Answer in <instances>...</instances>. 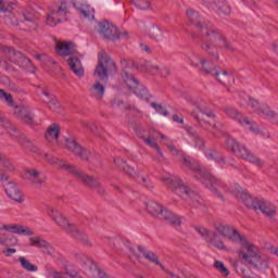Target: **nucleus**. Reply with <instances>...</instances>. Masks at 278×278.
<instances>
[{"label": "nucleus", "mask_w": 278, "mask_h": 278, "mask_svg": "<svg viewBox=\"0 0 278 278\" xmlns=\"http://www.w3.org/2000/svg\"><path fill=\"white\" fill-rule=\"evenodd\" d=\"M216 230L230 242L241 245L238 252L239 262H241V264L250 268H255L256 270H266V268H268V257L266 254H262L260 248L249 242L247 237L238 232V229L227 225H218Z\"/></svg>", "instance_id": "1"}, {"label": "nucleus", "mask_w": 278, "mask_h": 278, "mask_svg": "<svg viewBox=\"0 0 278 278\" xmlns=\"http://www.w3.org/2000/svg\"><path fill=\"white\" fill-rule=\"evenodd\" d=\"M184 162V166L193 170L195 179L203 182L206 188H210L211 192H214L220 201H225V197L223 195V192H227V185H225V182L212 176V174H208L201 167V165H199L197 160L190 156H185Z\"/></svg>", "instance_id": "2"}, {"label": "nucleus", "mask_w": 278, "mask_h": 278, "mask_svg": "<svg viewBox=\"0 0 278 278\" xmlns=\"http://www.w3.org/2000/svg\"><path fill=\"white\" fill-rule=\"evenodd\" d=\"M45 160H47L48 164L50 166H56L59 170H64V173H68L70 175H73V177H76V179H79L83 181V184H86V186H89V188H99L101 186V182L99 179L88 176L84 174L81 170L75 167V165L71 163H66L65 161H62L51 154H43Z\"/></svg>", "instance_id": "3"}, {"label": "nucleus", "mask_w": 278, "mask_h": 278, "mask_svg": "<svg viewBox=\"0 0 278 278\" xmlns=\"http://www.w3.org/2000/svg\"><path fill=\"white\" fill-rule=\"evenodd\" d=\"M47 215L49 216V218H51V220H53V223H55V225H58V227L63 229V231L70 233V236H73V238H76V240H80L87 247L92 245V242H90L88 235L79 231V229H77V226L71 223L68 218H66L64 214L60 212V210L50 206L47 208Z\"/></svg>", "instance_id": "4"}, {"label": "nucleus", "mask_w": 278, "mask_h": 278, "mask_svg": "<svg viewBox=\"0 0 278 278\" xmlns=\"http://www.w3.org/2000/svg\"><path fill=\"white\" fill-rule=\"evenodd\" d=\"M187 16L191 23H194L200 29H203V31L206 34V40L212 42L214 47H220L224 49H228V51H233V48L230 43H228L227 39H225V36L223 34L210 29L208 27H203V20H199V12L188 9L187 10Z\"/></svg>", "instance_id": "5"}, {"label": "nucleus", "mask_w": 278, "mask_h": 278, "mask_svg": "<svg viewBox=\"0 0 278 278\" xmlns=\"http://www.w3.org/2000/svg\"><path fill=\"white\" fill-rule=\"evenodd\" d=\"M117 73L118 67L114 60L105 51L99 52L98 65L93 72L94 77L100 79V81H108L110 76L116 75Z\"/></svg>", "instance_id": "6"}, {"label": "nucleus", "mask_w": 278, "mask_h": 278, "mask_svg": "<svg viewBox=\"0 0 278 278\" xmlns=\"http://www.w3.org/2000/svg\"><path fill=\"white\" fill-rule=\"evenodd\" d=\"M71 15V0H60L48 13L46 23L50 27H55L60 23H66Z\"/></svg>", "instance_id": "7"}, {"label": "nucleus", "mask_w": 278, "mask_h": 278, "mask_svg": "<svg viewBox=\"0 0 278 278\" xmlns=\"http://www.w3.org/2000/svg\"><path fill=\"white\" fill-rule=\"evenodd\" d=\"M146 207L149 214H152V216L161 218L162 220H166V223L173 225L174 227H179V225H181V217H179V215H176L173 212L164 208L163 205L155 201L146 203Z\"/></svg>", "instance_id": "8"}, {"label": "nucleus", "mask_w": 278, "mask_h": 278, "mask_svg": "<svg viewBox=\"0 0 278 278\" xmlns=\"http://www.w3.org/2000/svg\"><path fill=\"white\" fill-rule=\"evenodd\" d=\"M226 144H227L228 149H230L232 151V153L236 154L237 157H241L242 160L250 162V164L257 166V168H262V166H264V163L262 162V160H260L257 156L253 155L247 149V147L240 144L236 139L228 138L226 141Z\"/></svg>", "instance_id": "9"}, {"label": "nucleus", "mask_w": 278, "mask_h": 278, "mask_svg": "<svg viewBox=\"0 0 278 278\" xmlns=\"http://www.w3.org/2000/svg\"><path fill=\"white\" fill-rule=\"evenodd\" d=\"M0 100L7 103L10 108H14V115L26 123L27 125H31L34 123V116H31V113L29 110H27L25 106H15L14 105V99H12V94L5 92V90L0 89Z\"/></svg>", "instance_id": "10"}, {"label": "nucleus", "mask_w": 278, "mask_h": 278, "mask_svg": "<svg viewBox=\"0 0 278 278\" xmlns=\"http://www.w3.org/2000/svg\"><path fill=\"white\" fill-rule=\"evenodd\" d=\"M0 49L3 51V53L9 55V60L13 62V64L24 68V71H27V73H36V67L23 53L16 52L14 49L8 46H0Z\"/></svg>", "instance_id": "11"}, {"label": "nucleus", "mask_w": 278, "mask_h": 278, "mask_svg": "<svg viewBox=\"0 0 278 278\" xmlns=\"http://www.w3.org/2000/svg\"><path fill=\"white\" fill-rule=\"evenodd\" d=\"M163 184L168 186L175 194H178V197H181L185 201H188L189 199H198L197 193L190 191L188 186H186L179 178L164 177Z\"/></svg>", "instance_id": "12"}, {"label": "nucleus", "mask_w": 278, "mask_h": 278, "mask_svg": "<svg viewBox=\"0 0 278 278\" xmlns=\"http://www.w3.org/2000/svg\"><path fill=\"white\" fill-rule=\"evenodd\" d=\"M98 33L106 40H118L119 38L127 40L129 38V33H122L114 24L105 21L98 23Z\"/></svg>", "instance_id": "13"}, {"label": "nucleus", "mask_w": 278, "mask_h": 278, "mask_svg": "<svg viewBox=\"0 0 278 278\" xmlns=\"http://www.w3.org/2000/svg\"><path fill=\"white\" fill-rule=\"evenodd\" d=\"M127 88L134 92L139 99H143L144 101L149 100V91L147 87L140 85L138 79L134 77V75L129 74L128 72H123L122 75Z\"/></svg>", "instance_id": "14"}, {"label": "nucleus", "mask_w": 278, "mask_h": 278, "mask_svg": "<svg viewBox=\"0 0 278 278\" xmlns=\"http://www.w3.org/2000/svg\"><path fill=\"white\" fill-rule=\"evenodd\" d=\"M225 113L229 118H233L239 125H242L244 129L252 131V134H260V126H257V123L249 121V118L242 116V113H239L238 110L228 106L225 109Z\"/></svg>", "instance_id": "15"}, {"label": "nucleus", "mask_w": 278, "mask_h": 278, "mask_svg": "<svg viewBox=\"0 0 278 278\" xmlns=\"http://www.w3.org/2000/svg\"><path fill=\"white\" fill-rule=\"evenodd\" d=\"M137 136L141 140H143V142L148 144V147L156 151V160L161 162V160L164 157V153L162 152V149H160V146L155 140H157V138H162V140H168V137L164 136V134L159 131H153L148 137L143 136L142 132H137Z\"/></svg>", "instance_id": "16"}, {"label": "nucleus", "mask_w": 278, "mask_h": 278, "mask_svg": "<svg viewBox=\"0 0 278 278\" xmlns=\"http://www.w3.org/2000/svg\"><path fill=\"white\" fill-rule=\"evenodd\" d=\"M243 101H248L249 108H252L253 112L258 114V116H262V118H275V112H273L270 108H268V104H260L257 100H254L247 94L243 96Z\"/></svg>", "instance_id": "17"}, {"label": "nucleus", "mask_w": 278, "mask_h": 278, "mask_svg": "<svg viewBox=\"0 0 278 278\" xmlns=\"http://www.w3.org/2000/svg\"><path fill=\"white\" fill-rule=\"evenodd\" d=\"M235 194L239 201H242L247 207L254 210V212H257V210H264L265 207H269L270 212L274 210L270 204H262V200L252 198L244 191L238 190Z\"/></svg>", "instance_id": "18"}, {"label": "nucleus", "mask_w": 278, "mask_h": 278, "mask_svg": "<svg viewBox=\"0 0 278 278\" xmlns=\"http://www.w3.org/2000/svg\"><path fill=\"white\" fill-rule=\"evenodd\" d=\"M122 169H124L126 175H129V177H134L135 181H137V184H140V186L148 188V190H151V188H153V182H151L149 177L140 175V172L131 167V165L126 164L123 166Z\"/></svg>", "instance_id": "19"}, {"label": "nucleus", "mask_w": 278, "mask_h": 278, "mask_svg": "<svg viewBox=\"0 0 278 278\" xmlns=\"http://www.w3.org/2000/svg\"><path fill=\"white\" fill-rule=\"evenodd\" d=\"M65 147L68 149V151L74 153V155L80 157V160H85L86 162L90 161V155H92V152L83 148L74 139H65Z\"/></svg>", "instance_id": "20"}, {"label": "nucleus", "mask_w": 278, "mask_h": 278, "mask_svg": "<svg viewBox=\"0 0 278 278\" xmlns=\"http://www.w3.org/2000/svg\"><path fill=\"white\" fill-rule=\"evenodd\" d=\"M195 231L203 240L210 242L213 247H216V249L225 250V243L216 238V232L210 231L203 226H197Z\"/></svg>", "instance_id": "21"}, {"label": "nucleus", "mask_w": 278, "mask_h": 278, "mask_svg": "<svg viewBox=\"0 0 278 278\" xmlns=\"http://www.w3.org/2000/svg\"><path fill=\"white\" fill-rule=\"evenodd\" d=\"M70 3L85 18H94V9L86 0H71Z\"/></svg>", "instance_id": "22"}, {"label": "nucleus", "mask_w": 278, "mask_h": 278, "mask_svg": "<svg viewBox=\"0 0 278 278\" xmlns=\"http://www.w3.org/2000/svg\"><path fill=\"white\" fill-rule=\"evenodd\" d=\"M55 53L62 58L75 55V53H77V46H75L73 41H59L55 46Z\"/></svg>", "instance_id": "23"}, {"label": "nucleus", "mask_w": 278, "mask_h": 278, "mask_svg": "<svg viewBox=\"0 0 278 278\" xmlns=\"http://www.w3.org/2000/svg\"><path fill=\"white\" fill-rule=\"evenodd\" d=\"M193 105L198 109V112L194 111L192 113V116H194V118L198 122H202L203 121V115L207 116V118H215L216 114H214V111L210 110V109H205V103L203 102V100H193L192 101Z\"/></svg>", "instance_id": "24"}, {"label": "nucleus", "mask_w": 278, "mask_h": 278, "mask_svg": "<svg viewBox=\"0 0 278 278\" xmlns=\"http://www.w3.org/2000/svg\"><path fill=\"white\" fill-rule=\"evenodd\" d=\"M29 244L30 247H37L38 249H43V253L46 255H55V248L49 243V241L40 238V237H30L29 238Z\"/></svg>", "instance_id": "25"}, {"label": "nucleus", "mask_w": 278, "mask_h": 278, "mask_svg": "<svg viewBox=\"0 0 278 278\" xmlns=\"http://www.w3.org/2000/svg\"><path fill=\"white\" fill-rule=\"evenodd\" d=\"M23 179H26L27 181H30V184H34L38 188L45 184L46 178L40 175V172L36 168H27L23 173Z\"/></svg>", "instance_id": "26"}, {"label": "nucleus", "mask_w": 278, "mask_h": 278, "mask_svg": "<svg viewBox=\"0 0 278 278\" xmlns=\"http://www.w3.org/2000/svg\"><path fill=\"white\" fill-rule=\"evenodd\" d=\"M10 231V233H18L20 236H34V230L27 226H20L16 224L5 225L0 222V231Z\"/></svg>", "instance_id": "27"}, {"label": "nucleus", "mask_w": 278, "mask_h": 278, "mask_svg": "<svg viewBox=\"0 0 278 278\" xmlns=\"http://www.w3.org/2000/svg\"><path fill=\"white\" fill-rule=\"evenodd\" d=\"M4 191L9 199H12V201L23 203V193L18 189V185L15 182H4Z\"/></svg>", "instance_id": "28"}, {"label": "nucleus", "mask_w": 278, "mask_h": 278, "mask_svg": "<svg viewBox=\"0 0 278 278\" xmlns=\"http://www.w3.org/2000/svg\"><path fill=\"white\" fill-rule=\"evenodd\" d=\"M188 62L192 66H199V64H201L202 70L206 74L212 73V62L202 58L201 54H197V53L191 54L190 56H188Z\"/></svg>", "instance_id": "29"}, {"label": "nucleus", "mask_w": 278, "mask_h": 278, "mask_svg": "<svg viewBox=\"0 0 278 278\" xmlns=\"http://www.w3.org/2000/svg\"><path fill=\"white\" fill-rule=\"evenodd\" d=\"M207 75H213V77H216L219 84H224L225 86L233 84V75L227 73V71H218L216 68L211 67V72H208Z\"/></svg>", "instance_id": "30"}, {"label": "nucleus", "mask_w": 278, "mask_h": 278, "mask_svg": "<svg viewBox=\"0 0 278 278\" xmlns=\"http://www.w3.org/2000/svg\"><path fill=\"white\" fill-rule=\"evenodd\" d=\"M60 124H51L46 131V140L53 147L60 142Z\"/></svg>", "instance_id": "31"}, {"label": "nucleus", "mask_w": 278, "mask_h": 278, "mask_svg": "<svg viewBox=\"0 0 278 278\" xmlns=\"http://www.w3.org/2000/svg\"><path fill=\"white\" fill-rule=\"evenodd\" d=\"M207 5L215 10L217 14H231V8L225 0H210Z\"/></svg>", "instance_id": "32"}, {"label": "nucleus", "mask_w": 278, "mask_h": 278, "mask_svg": "<svg viewBox=\"0 0 278 278\" xmlns=\"http://www.w3.org/2000/svg\"><path fill=\"white\" fill-rule=\"evenodd\" d=\"M67 64L71 68V71L76 75V77H84L85 71H84V65L81 64V61L77 59V56H72L67 60Z\"/></svg>", "instance_id": "33"}, {"label": "nucleus", "mask_w": 278, "mask_h": 278, "mask_svg": "<svg viewBox=\"0 0 278 278\" xmlns=\"http://www.w3.org/2000/svg\"><path fill=\"white\" fill-rule=\"evenodd\" d=\"M147 72L151 75H159L160 77H167L170 74V71L165 66H160L157 64L149 63L147 65Z\"/></svg>", "instance_id": "34"}, {"label": "nucleus", "mask_w": 278, "mask_h": 278, "mask_svg": "<svg viewBox=\"0 0 278 278\" xmlns=\"http://www.w3.org/2000/svg\"><path fill=\"white\" fill-rule=\"evenodd\" d=\"M89 92L93 99L101 100L105 94V86L101 85V83L96 81L89 89Z\"/></svg>", "instance_id": "35"}, {"label": "nucleus", "mask_w": 278, "mask_h": 278, "mask_svg": "<svg viewBox=\"0 0 278 278\" xmlns=\"http://www.w3.org/2000/svg\"><path fill=\"white\" fill-rule=\"evenodd\" d=\"M41 96L43 103H47L50 110H58L61 106L55 96L50 94L48 91L42 90Z\"/></svg>", "instance_id": "36"}, {"label": "nucleus", "mask_w": 278, "mask_h": 278, "mask_svg": "<svg viewBox=\"0 0 278 278\" xmlns=\"http://www.w3.org/2000/svg\"><path fill=\"white\" fill-rule=\"evenodd\" d=\"M204 155L207 160H213L214 162L219 164V166H225V164H227L225 157H223V155H220V153L216 152L215 150H205Z\"/></svg>", "instance_id": "37"}, {"label": "nucleus", "mask_w": 278, "mask_h": 278, "mask_svg": "<svg viewBox=\"0 0 278 278\" xmlns=\"http://www.w3.org/2000/svg\"><path fill=\"white\" fill-rule=\"evenodd\" d=\"M23 18L24 25L29 27V29H36V27H38V17L36 16V14L26 12L23 14Z\"/></svg>", "instance_id": "38"}, {"label": "nucleus", "mask_w": 278, "mask_h": 278, "mask_svg": "<svg viewBox=\"0 0 278 278\" xmlns=\"http://www.w3.org/2000/svg\"><path fill=\"white\" fill-rule=\"evenodd\" d=\"M21 268H23V270H27V273H37L38 271V266L31 264V262H29V260H27L25 256H20L18 258Z\"/></svg>", "instance_id": "39"}, {"label": "nucleus", "mask_w": 278, "mask_h": 278, "mask_svg": "<svg viewBox=\"0 0 278 278\" xmlns=\"http://www.w3.org/2000/svg\"><path fill=\"white\" fill-rule=\"evenodd\" d=\"M149 36L152 38V40L162 42V40H164V30L157 26H154L150 28Z\"/></svg>", "instance_id": "40"}, {"label": "nucleus", "mask_w": 278, "mask_h": 278, "mask_svg": "<svg viewBox=\"0 0 278 278\" xmlns=\"http://www.w3.org/2000/svg\"><path fill=\"white\" fill-rule=\"evenodd\" d=\"M0 168H4V170H8L9 173H14L16 170V167L14 166V163L8 156L0 154Z\"/></svg>", "instance_id": "41"}, {"label": "nucleus", "mask_w": 278, "mask_h": 278, "mask_svg": "<svg viewBox=\"0 0 278 278\" xmlns=\"http://www.w3.org/2000/svg\"><path fill=\"white\" fill-rule=\"evenodd\" d=\"M139 252L141 253V255H143V257H146V260H149V262H153L154 264H157L159 266H164L162 264H160V260L157 258V255L151 251H146L142 247H139Z\"/></svg>", "instance_id": "42"}, {"label": "nucleus", "mask_w": 278, "mask_h": 278, "mask_svg": "<svg viewBox=\"0 0 278 278\" xmlns=\"http://www.w3.org/2000/svg\"><path fill=\"white\" fill-rule=\"evenodd\" d=\"M270 205L273 207V211H270V207L265 206L264 208H257V212H262L263 214H265V216H275L277 208L275 207V205H273V203L268 202V201H262V205Z\"/></svg>", "instance_id": "43"}, {"label": "nucleus", "mask_w": 278, "mask_h": 278, "mask_svg": "<svg viewBox=\"0 0 278 278\" xmlns=\"http://www.w3.org/2000/svg\"><path fill=\"white\" fill-rule=\"evenodd\" d=\"M213 266L223 277H229V269L225 266V263L215 261Z\"/></svg>", "instance_id": "44"}, {"label": "nucleus", "mask_w": 278, "mask_h": 278, "mask_svg": "<svg viewBox=\"0 0 278 278\" xmlns=\"http://www.w3.org/2000/svg\"><path fill=\"white\" fill-rule=\"evenodd\" d=\"M131 3H134V5L136 8H138V10H149V8H151V2L149 0H130Z\"/></svg>", "instance_id": "45"}, {"label": "nucleus", "mask_w": 278, "mask_h": 278, "mask_svg": "<svg viewBox=\"0 0 278 278\" xmlns=\"http://www.w3.org/2000/svg\"><path fill=\"white\" fill-rule=\"evenodd\" d=\"M14 8H16V3L0 0V12H12Z\"/></svg>", "instance_id": "46"}, {"label": "nucleus", "mask_w": 278, "mask_h": 278, "mask_svg": "<svg viewBox=\"0 0 278 278\" xmlns=\"http://www.w3.org/2000/svg\"><path fill=\"white\" fill-rule=\"evenodd\" d=\"M151 108H154V110L159 113L162 114L163 116H168V111L164 109L161 104H156L155 102L151 103Z\"/></svg>", "instance_id": "47"}, {"label": "nucleus", "mask_w": 278, "mask_h": 278, "mask_svg": "<svg viewBox=\"0 0 278 278\" xmlns=\"http://www.w3.org/2000/svg\"><path fill=\"white\" fill-rule=\"evenodd\" d=\"M193 140L198 149H203V147H205V141H203V139L199 135H195L193 137Z\"/></svg>", "instance_id": "48"}, {"label": "nucleus", "mask_w": 278, "mask_h": 278, "mask_svg": "<svg viewBox=\"0 0 278 278\" xmlns=\"http://www.w3.org/2000/svg\"><path fill=\"white\" fill-rule=\"evenodd\" d=\"M202 49H205L206 51H208V53L213 55L214 60H218V52L212 51V47H210V43H203Z\"/></svg>", "instance_id": "49"}, {"label": "nucleus", "mask_w": 278, "mask_h": 278, "mask_svg": "<svg viewBox=\"0 0 278 278\" xmlns=\"http://www.w3.org/2000/svg\"><path fill=\"white\" fill-rule=\"evenodd\" d=\"M2 253L5 255V257H12V255H14V253H16V249L8 248V249L3 250Z\"/></svg>", "instance_id": "50"}, {"label": "nucleus", "mask_w": 278, "mask_h": 278, "mask_svg": "<svg viewBox=\"0 0 278 278\" xmlns=\"http://www.w3.org/2000/svg\"><path fill=\"white\" fill-rule=\"evenodd\" d=\"M0 179L3 184V188H5V184H14V181H10V177L5 174H2Z\"/></svg>", "instance_id": "51"}, {"label": "nucleus", "mask_w": 278, "mask_h": 278, "mask_svg": "<svg viewBox=\"0 0 278 278\" xmlns=\"http://www.w3.org/2000/svg\"><path fill=\"white\" fill-rule=\"evenodd\" d=\"M114 164H116V166H118L119 168L123 169V166H126L127 163H125L124 161H122L121 157H115V159H114Z\"/></svg>", "instance_id": "52"}, {"label": "nucleus", "mask_w": 278, "mask_h": 278, "mask_svg": "<svg viewBox=\"0 0 278 278\" xmlns=\"http://www.w3.org/2000/svg\"><path fill=\"white\" fill-rule=\"evenodd\" d=\"M7 25H18V21H16V17H5Z\"/></svg>", "instance_id": "53"}, {"label": "nucleus", "mask_w": 278, "mask_h": 278, "mask_svg": "<svg viewBox=\"0 0 278 278\" xmlns=\"http://www.w3.org/2000/svg\"><path fill=\"white\" fill-rule=\"evenodd\" d=\"M129 251H130V257H132V260H140V255L136 253V250L134 248H129Z\"/></svg>", "instance_id": "54"}, {"label": "nucleus", "mask_w": 278, "mask_h": 278, "mask_svg": "<svg viewBox=\"0 0 278 278\" xmlns=\"http://www.w3.org/2000/svg\"><path fill=\"white\" fill-rule=\"evenodd\" d=\"M169 151L174 154V155H179V151H177V148H175L173 144H168L166 143Z\"/></svg>", "instance_id": "55"}, {"label": "nucleus", "mask_w": 278, "mask_h": 278, "mask_svg": "<svg viewBox=\"0 0 278 278\" xmlns=\"http://www.w3.org/2000/svg\"><path fill=\"white\" fill-rule=\"evenodd\" d=\"M0 121L2 122L3 127H5V129H8V127H10V122L8 119H5V117H0Z\"/></svg>", "instance_id": "56"}, {"label": "nucleus", "mask_w": 278, "mask_h": 278, "mask_svg": "<svg viewBox=\"0 0 278 278\" xmlns=\"http://www.w3.org/2000/svg\"><path fill=\"white\" fill-rule=\"evenodd\" d=\"M242 278H261V277L255 275V274H253V273H251V274H244L243 273Z\"/></svg>", "instance_id": "57"}, {"label": "nucleus", "mask_w": 278, "mask_h": 278, "mask_svg": "<svg viewBox=\"0 0 278 278\" xmlns=\"http://www.w3.org/2000/svg\"><path fill=\"white\" fill-rule=\"evenodd\" d=\"M173 121L175 123H184V117H179V115H173Z\"/></svg>", "instance_id": "58"}, {"label": "nucleus", "mask_w": 278, "mask_h": 278, "mask_svg": "<svg viewBox=\"0 0 278 278\" xmlns=\"http://www.w3.org/2000/svg\"><path fill=\"white\" fill-rule=\"evenodd\" d=\"M141 49L146 51V53H151V48H149L147 45H141Z\"/></svg>", "instance_id": "59"}, {"label": "nucleus", "mask_w": 278, "mask_h": 278, "mask_svg": "<svg viewBox=\"0 0 278 278\" xmlns=\"http://www.w3.org/2000/svg\"><path fill=\"white\" fill-rule=\"evenodd\" d=\"M0 244L2 247H8V239H3V238L0 237Z\"/></svg>", "instance_id": "60"}, {"label": "nucleus", "mask_w": 278, "mask_h": 278, "mask_svg": "<svg viewBox=\"0 0 278 278\" xmlns=\"http://www.w3.org/2000/svg\"><path fill=\"white\" fill-rule=\"evenodd\" d=\"M1 66H3V68H5L7 71H12L11 66H7L5 62H0Z\"/></svg>", "instance_id": "61"}, {"label": "nucleus", "mask_w": 278, "mask_h": 278, "mask_svg": "<svg viewBox=\"0 0 278 278\" xmlns=\"http://www.w3.org/2000/svg\"><path fill=\"white\" fill-rule=\"evenodd\" d=\"M121 103H123L121 100H117V102L116 100H113L112 105L113 108H116V105H121Z\"/></svg>", "instance_id": "62"}, {"label": "nucleus", "mask_w": 278, "mask_h": 278, "mask_svg": "<svg viewBox=\"0 0 278 278\" xmlns=\"http://www.w3.org/2000/svg\"><path fill=\"white\" fill-rule=\"evenodd\" d=\"M28 147H31V151L36 152L38 151V148L31 144V142L28 141Z\"/></svg>", "instance_id": "63"}, {"label": "nucleus", "mask_w": 278, "mask_h": 278, "mask_svg": "<svg viewBox=\"0 0 278 278\" xmlns=\"http://www.w3.org/2000/svg\"><path fill=\"white\" fill-rule=\"evenodd\" d=\"M43 56H45V55H42V54H37V55H36V60H42Z\"/></svg>", "instance_id": "64"}]
</instances>
